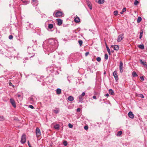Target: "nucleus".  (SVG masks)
Returning <instances> with one entry per match:
<instances>
[{
    "instance_id": "nucleus-1",
    "label": "nucleus",
    "mask_w": 147,
    "mask_h": 147,
    "mask_svg": "<svg viewBox=\"0 0 147 147\" xmlns=\"http://www.w3.org/2000/svg\"><path fill=\"white\" fill-rule=\"evenodd\" d=\"M42 46L44 51L46 53L54 51L58 46L57 41L50 38L44 41Z\"/></svg>"
},
{
    "instance_id": "nucleus-2",
    "label": "nucleus",
    "mask_w": 147,
    "mask_h": 147,
    "mask_svg": "<svg viewBox=\"0 0 147 147\" xmlns=\"http://www.w3.org/2000/svg\"><path fill=\"white\" fill-rule=\"evenodd\" d=\"M46 70L48 73H53L54 75H57L59 74L58 67L55 66L49 67L46 68Z\"/></svg>"
},
{
    "instance_id": "nucleus-3",
    "label": "nucleus",
    "mask_w": 147,
    "mask_h": 147,
    "mask_svg": "<svg viewBox=\"0 0 147 147\" xmlns=\"http://www.w3.org/2000/svg\"><path fill=\"white\" fill-rule=\"evenodd\" d=\"M36 51V49H35L33 46L32 47H28L27 48V52L29 54L33 55V56L35 54Z\"/></svg>"
},
{
    "instance_id": "nucleus-4",
    "label": "nucleus",
    "mask_w": 147,
    "mask_h": 147,
    "mask_svg": "<svg viewBox=\"0 0 147 147\" xmlns=\"http://www.w3.org/2000/svg\"><path fill=\"white\" fill-rule=\"evenodd\" d=\"M48 22V30H51L54 27V25L55 24L53 21L51 20H49L47 22Z\"/></svg>"
},
{
    "instance_id": "nucleus-5",
    "label": "nucleus",
    "mask_w": 147,
    "mask_h": 147,
    "mask_svg": "<svg viewBox=\"0 0 147 147\" xmlns=\"http://www.w3.org/2000/svg\"><path fill=\"white\" fill-rule=\"evenodd\" d=\"M26 135L25 134H23L21 137V142L22 144H24L26 142Z\"/></svg>"
},
{
    "instance_id": "nucleus-6",
    "label": "nucleus",
    "mask_w": 147,
    "mask_h": 147,
    "mask_svg": "<svg viewBox=\"0 0 147 147\" xmlns=\"http://www.w3.org/2000/svg\"><path fill=\"white\" fill-rule=\"evenodd\" d=\"M35 132L36 136L37 138H38L41 135L40 130L38 127H37L36 128Z\"/></svg>"
},
{
    "instance_id": "nucleus-7",
    "label": "nucleus",
    "mask_w": 147,
    "mask_h": 147,
    "mask_svg": "<svg viewBox=\"0 0 147 147\" xmlns=\"http://www.w3.org/2000/svg\"><path fill=\"white\" fill-rule=\"evenodd\" d=\"M124 38L123 34H122L119 35L118 37L117 41V42H119L122 40Z\"/></svg>"
},
{
    "instance_id": "nucleus-8",
    "label": "nucleus",
    "mask_w": 147,
    "mask_h": 147,
    "mask_svg": "<svg viewBox=\"0 0 147 147\" xmlns=\"http://www.w3.org/2000/svg\"><path fill=\"white\" fill-rule=\"evenodd\" d=\"M119 70L121 73H122L123 72V63L121 61L120 62Z\"/></svg>"
},
{
    "instance_id": "nucleus-9",
    "label": "nucleus",
    "mask_w": 147,
    "mask_h": 147,
    "mask_svg": "<svg viewBox=\"0 0 147 147\" xmlns=\"http://www.w3.org/2000/svg\"><path fill=\"white\" fill-rule=\"evenodd\" d=\"M31 3L34 6H37L38 4V1L37 0H32Z\"/></svg>"
},
{
    "instance_id": "nucleus-10",
    "label": "nucleus",
    "mask_w": 147,
    "mask_h": 147,
    "mask_svg": "<svg viewBox=\"0 0 147 147\" xmlns=\"http://www.w3.org/2000/svg\"><path fill=\"white\" fill-rule=\"evenodd\" d=\"M10 102L12 106L14 108H15L16 107V105L14 100L13 98H11L10 99Z\"/></svg>"
},
{
    "instance_id": "nucleus-11",
    "label": "nucleus",
    "mask_w": 147,
    "mask_h": 147,
    "mask_svg": "<svg viewBox=\"0 0 147 147\" xmlns=\"http://www.w3.org/2000/svg\"><path fill=\"white\" fill-rule=\"evenodd\" d=\"M88 6L90 10L92 9V6L91 2L89 0H86Z\"/></svg>"
},
{
    "instance_id": "nucleus-12",
    "label": "nucleus",
    "mask_w": 147,
    "mask_h": 147,
    "mask_svg": "<svg viewBox=\"0 0 147 147\" xmlns=\"http://www.w3.org/2000/svg\"><path fill=\"white\" fill-rule=\"evenodd\" d=\"M62 15V13L61 11H58L55 14L56 17H58L61 16Z\"/></svg>"
},
{
    "instance_id": "nucleus-13",
    "label": "nucleus",
    "mask_w": 147,
    "mask_h": 147,
    "mask_svg": "<svg viewBox=\"0 0 147 147\" xmlns=\"http://www.w3.org/2000/svg\"><path fill=\"white\" fill-rule=\"evenodd\" d=\"M113 76L114 77V78L116 80H118V76L117 75V71L115 70L113 73Z\"/></svg>"
},
{
    "instance_id": "nucleus-14",
    "label": "nucleus",
    "mask_w": 147,
    "mask_h": 147,
    "mask_svg": "<svg viewBox=\"0 0 147 147\" xmlns=\"http://www.w3.org/2000/svg\"><path fill=\"white\" fill-rule=\"evenodd\" d=\"M129 117L131 119H133L134 117V115L131 111H129L128 113Z\"/></svg>"
},
{
    "instance_id": "nucleus-15",
    "label": "nucleus",
    "mask_w": 147,
    "mask_h": 147,
    "mask_svg": "<svg viewBox=\"0 0 147 147\" xmlns=\"http://www.w3.org/2000/svg\"><path fill=\"white\" fill-rule=\"evenodd\" d=\"M78 99L79 102H82V101L84 100L83 97L80 95L78 97Z\"/></svg>"
},
{
    "instance_id": "nucleus-16",
    "label": "nucleus",
    "mask_w": 147,
    "mask_h": 147,
    "mask_svg": "<svg viewBox=\"0 0 147 147\" xmlns=\"http://www.w3.org/2000/svg\"><path fill=\"white\" fill-rule=\"evenodd\" d=\"M57 24L59 26L61 25L62 23V20H61L60 19H57Z\"/></svg>"
},
{
    "instance_id": "nucleus-17",
    "label": "nucleus",
    "mask_w": 147,
    "mask_h": 147,
    "mask_svg": "<svg viewBox=\"0 0 147 147\" xmlns=\"http://www.w3.org/2000/svg\"><path fill=\"white\" fill-rule=\"evenodd\" d=\"M67 99L69 100L72 101L74 100V98L73 96H69L68 97Z\"/></svg>"
},
{
    "instance_id": "nucleus-18",
    "label": "nucleus",
    "mask_w": 147,
    "mask_h": 147,
    "mask_svg": "<svg viewBox=\"0 0 147 147\" xmlns=\"http://www.w3.org/2000/svg\"><path fill=\"white\" fill-rule=\"evenodd\" d=\"M80 19L78 17H76L74 19V21L76 23H78L80 22Z\"/></svg>"
},
{
    "instance_id": "nucleus-19",
    "label": "nucleus",
    "mask_w": 147,
    "mask_h": 147,
    "mask_svg": "<svg viewBox=\"0 0 147 147\" xmlns=\"http://www.w3.org/2000/svg\"><path fill=\"white\" fill-rule=\"evenodd\" d=\"M96 1L99 4H102L104 3V0H96Z\"/></svg>"
},
{
    "instance_id": "nucleus-20",
    "label": "nucleus",
    "mask_w": 147,
    "mask_h": 147,
    "mask_svg": "<svg viewBox=\"0 0 147 147\" xmlns=\"http://www.w3.org/2000/svg\"><path fill=\"white\" fill-rule=\"evenodd\" d=\"M140 63L141 64H142L144 65H145L146 66V67H147V65L146 63V62H145V61L144 62V61H142V60L141 59H140Z\"/></svg>"
},
{
    "instance_id": "nucleus-21",
    "label": "nucleus",
    "mask_w": 147,
    "mask_h": 147,
    "mask_svg": "<svg viewBox=\"0 0 147 147\" xmlns=\"http://www.w3.org/2000/svg\"><path fill=\"white\" fill-rule=\"evenodd\" d=\"M119 48V46L118 45H115L114 46L113 49L114 50L116 51H118Z\"/></svg>"
},
{
    "instance_id": "nucleus-22",
    "label": "nucleus",
    "mask_w": 147,
    "mask_h": 147,
    "mask_svg": "<svg viewBox=\"0 0 147 147\" xmlns=\"http://www.w3.org/2000/svg\"><path fill=\"white\" fill-rule=\"evenodd\" d=\"M109 94L111 95H114V93L113 90L111 89H110L109 90Z\"/></svg>"
},
{
    "instance_id": "nucleus-23",
    "label": "nucleus",
    "mask_w": 147,
    "mask_h": 147,
    "mask_svg": "<svg viewBox=\"0 0 147 147\" xmlns=\"http://www.w3.org/2000/svg\"><path fill=\"white\" fill-rule=\"evenodd\" d=\"M54 128L56 129H59V125L58 124H56L54 125Z\"/></svg>"
},
{
    "instance_id": "nucleus-24",
    "label": "nucleus",
    "mask_w": 147,
    "mask_h": 147,
    "mask_svg": "<svg viewBox=\"0 0 147 147\" xmlns=\"http://www.w3.org/2000/svg\"><path fill=\"white\" fill-rule=\"evenodd\" d=\"M56 92L58 94H60L61 93V90L60 88H57L56 90Z\"/></svg>"
},
{
    "instance_id": "nucleus-25",
    "label": "nucleus",
    "mask_w": 147,
    "mask_h": 147,
    "mask_svg": "<svg viewBox=\"0 0 147 147\" xmlns=\"http://www.w3.org/2000/svg\"><path fill=\"white\" fill-rule=\"evenodd\" d=\"M143 34V30L142 29L141 30H140V35L139 36V38L140 39L142 37V36Z\"/></svg>"
},
{
    "instance_id": "nucleus-26",
    "label": "nucleus",
    "mask_w": 147,
    "mask_h": 147,
    "mask_svg": "<svg viewBox=\"0 0 147 147\" xmlns=\"http://www.w3.org/2000/svg\"><path fill=\"white\" fill-rule=\"evenodd\" d=\"M132 76L133 77H137L138 76V75L137 74L136 72L135 71L133 72L132 73Z\"/></svg>"
},
{
    "instance_id": "nucleus-27",
    "label": "nucleus",
    "mask_w": 147,
    "mask_h": 147,
    "mask_svg": "<svg viewBox=\"0 0 147 147\" xmlns=\"http://www.w3.org/2000/svg\"><path fill=\"white\" fill-rule=\"evenodd\" d=\"M138 47L139 48L142 49H143L144 48V46L143 44L139 45L138 46Z\"/></svg>"
},
{
    "instance_id": "nucleus-28",
    "label": "nucleus",
    "mask_w": 147,
    "mask_h": 147,
    "mask_svg": "<svg viewBox=\"0 0 147 147\" xmlns=\"http://www.w3.org/2000/svg\"><path fill=\"white\" fill-rule=\"evenodd\" d=\"M59 109H56L55 110H54V112L56 113L57 114L59 113Z\"/></svg>"
},
{
    "instance_id": "nucleus-29",
    "label": "nucleus",
    "mask_w": 147,
    "mask_h": 147,
    "mask_svg": "<svg viewBox=\"0 0 147 147\" xmlns=\"http://www.w3.org/2000/svg\"><path fill=\"white\" fill-rule=\"evenodd\" d=\"M142 20V18L141 17H139L137 19V22L138 23H140Z\"/></svg>"
},
{
    "instance_id": "nucleus-30",
    "label": "nucleus",
    "mask_w": 147,
    "mask_h": 147,
    "mask_svg": "<svg viewBox=\"0 0 147 147\" xmlns=\"http://www.w3.org/2000/svg\"><path fill=\"white\" fill-rule=\"evenodd\" d=\"M122 132L121 131H118L117 133V136H120L122 134Z\"/></svg>"
},
{
    "instance_id": "nucleus-31",
    "label": "nucleus",
    "mask_w": 147,
    "mask_h": 147,
    "mask_svg": "<svg viewBox=\"0 0 147 147\" xmlns=\"http://www.w3.org/2000/svg\"><path fill=\"white\" fill-rule=\"evenodd\" d=\"M5 120L4 117L3 116H0V121H3Z\"/></svg>"
},
{
    "instance_id": "nucleus-32",
    "label": "nucleus",
    "mask_w": 147,
    "mask_h": 147,
    "mask_svg": "<svg viewBox=\"0 0 147 147\" xmlns=\"http://www.w3.org/2000/svg\"><path fill=\"white\" fill-rule=\"evenodd\" d=\"M78 42V43H79V45H80V46H81L82 45V43H83V42H82V40H79Z\"/></svg>"
},
{
    "instance_id": "nucleus-33",
    "label": "nucleus",
    "mask_w": 147,
    "mask_h": 147,
    "mask_svg": "<svg viewBox=\"0 0 147 147\" xmlns=\"http://www.w3.org/2000/svg\"><path fill=\"white\" fill-rule=\"evenodd\" d=\"M108 56L107 54H105V60H107L108 59Z\"/></svg>"
},
{
    "instance_id": "nucleus-34",
    "label": "nucleus",
    "mask_w": 147,
    "mask_h": 147,
    "mask_svg": "<svg viewBox=\"0 0 147 147\" xmlns=\"http://www.w3.org/2000/svg\"><path fill=\"white\" fill-rule=\"evenodd\" d=\"M107 50L109 54V55H111V51H110V49L109 48V47H107Z\"/></svg>"
},
{
    "instance_id": "nucleus-35",
    "label": "nucleus",
    "mask_w": 147,
    "mask_h": 147,
    "mask_svg": "<svg viewBox=\"0 0 147 147\" xmlns=\"http://www.w3.org/2000/svg\"><path fill=\"white\" fill-rule=\"evenodd\" d=\"M139 3V1L136 0H135L134 2V5H137Z\"/></svg>"
},
{
    "instance_id": "nucleus-36",
    "label": "nucleus",
    "mask_w": 147,
    "mask_h": 147,
    "mask_svg": "<svg viewBox=\"0 0 147 147\" xmlns=\"http://www.w3.org/2000/svg\"><path fill=\"white\" fill-rule=\"evenodd\" d=\"M63 145L65 146H66L67 145V141H65L63 142Z\"/></svg>"
},
{
    "instance_id": "nucleus-37",
    "label": "nucleus",
    "mask_w": 147,
    "mask_h": 147,
    "mask_svg": "<svg viewBox=\"0 0 147 147\" xmlns=\"http://www.w3.org/2000/svg\"><path fill=\"white\" fill-rule=\"evenodd\" d=\"M118 11L117 10L115 11H114L113 14L115 16H116L117 15Z\"/></svg>"
},
{
    "instance_id": "nucleus-38",
    "label": "nucleus",
    "mask_w": 147,
    "mask_h": 147,
    "mask_svg": "<svg viewBox=\"0 0 147 147\" xmlns=\"http://www.w3.org/2000/svg\"><path fill=\"white\" fill-rule=\"evenodd\" d=\"M101 58L100 57H97V58H96V60L98 62H100L101 61Z\"/></svg>"
},
{
    "instance_id": "nucleus-39",
    "label": "nucleus",
    "mask_w": 147,
    "mask_h": 147,
    "mask_svg": "<svg viewBox=\"0 0 147 147\" xmlns=\"http://www.w3.org/2000/svg\"><path fill=\"white\" fill-rule=\"evenodd\" d=\"M31 109H34V107H33V106L32 105H29L28 106Z\"/></svg>"
},
{
    "instance_id": "nucleus-40",
    "label": "nucleus",
    "mask_w": 147,
    "mask_h": 147,
    "mask_svg": "<svg viewBox=\"0 0 147 147\" xmlns=\"http://www.w3.org/2000/svg\"><path fill=\"white\" fill-rule=\"evenodd\" d=\"M13 38V36L11 35H9V38L10 39H11Z\"/></svg>"
},
{
    "instance_id": "nucleus-41",
    "label": "nucleus",
    "mask_w": 147,
    "mask_h": 147,
    "mask_svg": "<svg viewBox=\"0 0 147 147\" xmlns=\"http://www.w3.org/2000/svg\"><path fill=\"white\" fill-rule=\"evenodd\" d=\"M68 126L69 127H70V128H72L73 127V125L70 123H69V124Z\"/></svg>"
},
{
    "instance_id": "nucleus-42",
    "label": "nucleus",
    "mask_w": 147,
    "mask_h": 147,
    "mask_svg": "<svg viewBox=\"0 0 147 147\" xmlns=\"http://www.w3.org/2000/svg\"><path fill=\"white\" fill-rule=\"evenodd\" d=\"M85 95V92H83L82 93V94L80 95L81 96H82L84 97Z\"/></svg>"
},
{
    "instance_id": "nucleus-43",
    "label": "nucleus",
    "mask_w": 147,
    "mask_h": 147,
    "mask_svg": "<svg viewBox=\"0 0 147 147\" xmlns=\"http://www.w3.org/2000/svg\"><path fill=\"white\" fill-rule=\"evenodd\" d=\"M89 54V53L88 52H86L85 54V55L86 57Z\"/></svg>"
},
{
    "instance_id": "nucleus-44",
    "label": "nucleus",
    "mask_w": 147,
    "mask_h": 147,
    "mask_svg": "<svg viewBox=\"0 0 147 147\" xmlns=\"http://www.w3.org/2000/svg\"><path fill=\"white\" fill-rule=\"evenodd\" d=\"M84 129L85 130H87L88 129V126H85L84 127Z\"/></svg>"
},
{
    "instance_id": "nucleus-45",
    "label": "nucleus",
    "mask_w": 147,
    "mask_h": 147,
    "mask_svg": "<svg viewBox=\"0 0 147 147\" xmlns=\"http://www.w3.org/2000/svg\"><path fill=\"white\" fill-rule=\"evenodd\" d=\"M81 110V109L80 108H78L77 109V112H80Z\"/></svg>"
},
{
    "instance_id": "nucleus-46",
    "label": "nucleus",
    "mask_w": 147,
    "mask_h": 147,
    "mask_svg": "<svg viewBox=\"0 0 147 147\" xmlns=\"http://www.w3.org/2000/svg\"><path fill=\"white\" fill-rule=\"evenodd\" d=\"M126 8H125V7H124V8H123V10H122V11H123V12H125V11H126Z\"/></svg>"
},
{
    "instance_id": "nucleus-47",
    "label": "nucleus",
    "mask_w": 147,
    "mask_h": 147,
    "mask_svg": "<svg viewBox=\"0 0 147 147\" xmlns=\"http://www.w3.org/2000/svg\"><path fill=\"white\" fill-rule=\"evenodd\" d=\"M140 96L141 97H142V98H144V95L142 94H140Z\"/></svg>"
},
{
    "instance_id": "nucleus-48",
    "label": "nucleus",
    "mask_w": 147,
    "mask_h": 147,
    "mask_svg": "<svg viewBox=\"0 0 147 147\" xmlns=\"http://www.w3.org/2000/svg\"><path fill=\"white\" fill-rule=\"evenodd\" d=\"M17 97H18L19 98L21 96V95L18 94H17Z\"/></svg>"
},
{
    "instance_id": "nucleus-49",
    "label": "nucleus",
    "mask_w": 147,
    "mask_h": 147,
    "mask_svg": "<svg viewBox=\"0 0 147 147\" xmlns=\"http://www.w3.org/2000/svg\"><path fill=\"white\" fill-rule=\"evenodd\" d=\"M92 98L96 100L97 99L96 97V96H93Z\"/></svg>"
},
{
    "instance_id": "nucleus-50",
    "label": "nucleus",
    "mask_w": 147,
    "mask_h": 147,
    "mask_svg": "<svg viewBox=\"0 0 147 147\" xmlns=\"http://www.w3.org/2000/svg\"><path fill=\"white\" fill-rule=\"evenodd\" d=\"M9 86H12L13 87H14V86L12 85V84L10 82L9 83Z\"/></svg>"
},
{
    "instance_id": "nucleus-51",
    "label": "nucleus",
    "mask_w": 147,
    "mask_h": 147,
    "mask_svg": "<svg viewBox=\"0 0 147 147\" xmlns=\"http://www.w3.org/2000/svg\"><path fill=\"white\" fill-rule=\"evenodd\" d=\"M105 96L108 97L109 96V94L108 93H107V94H105Z\"/></svg>"
},
{
    "instance_id": "nucleus-52",
    "label": "nucleus",
    "mask_w": 147,
    "mask_h": 147,
    "mask_svg": "<svg viewBox=\"0 0 147 147\" xmlns=\"http://www.w3.org/2000/svg\"><path fill=\"white\" fill-rule=\"evenodd\" d=\"M28 144L29 146H31L28 141Z\"/></svg>"
},
{
    "instance_id": "nucleus-53",
    "label": "nucleus",
    "mask_w": 147,
    "mask_h": 147,
    "mask_svg": "<svg viewBox=\"0 0 147 147\" xmlns=\"http://www.w3.org/2000/svg\"><path fill=\"white\" fill-rule=\"evenodd\" d=\"M140 78L142 80H144V78H143V77H140Z\"/></svg>"
},
{
    "instance_id": "nucleus-54",
    "label": "nucleus",
    "mask_w": 147,
    "mask_h": 147,
    "mask_svg": "<svg viewBox=\"0 0 147 147\" xmlns=\"http://www.w3.org/2000/svg\"><path fill=\"white\" fill-rule=\"evenodd\" d=\"M123 13H124V12L123 11H122L120 12V13L121 14H122Z\"/></svg>"
},
{
    "instance_id": "nucleus-55",
    "label": "nucleus",
    "mask_w": 147,
    "mask_h": 147,
    "mask_svg": "<svg viewBox=\"0 0 147 147\" xmlns=\"http://www.w3.org/2000/svg\"><path fill=\"white\" fill-rule=\"evenodd\" d=\"M106 48H107V47H108V46L107 44H106Z\"/></svg>"
},
{
    "instance_id": "nucleus-56",
    "label": "nucleus",
    "mask_w": 147,
    "mask_h": 147,
    "mask_svg": "<svg viewBox=\"0 0 147 147\" xmlns=\"http://www.w3.org/2000/svg\"><path fill=\"white\" fill-rule=\"evenodd\" d=\"M114 47V46H113V45H111V48H113V47Z\"/></svg>"
},
{
    "instance_id": "nucleus-57",
    "label": "nucleus",
    "mask_w": 147,
    "mask_h": 147,
    "mask_svg": "<svg viewBox=\"0 0 147 147\" xmlns=\"http://www.w3.org/2000/svg\"><path fill=\"white\" fill-rule=\"evenodd\" d=\"M32 41H33V42L34 41V40H32ZM34 41H35V42H36V40H35Z\"/></svg>"
},
{
    "instance_id": "nucleus-58",
    "label": "nucleus",
    "mask_w": 147,
    "mask_h": 147,
    "mask_svg": "<svg viewBox=\"0 0 147 147\" xmlns=\"http://www.w3.org/2000/svg\"><path fill=\"white\" fill-rule=\"evenodd\" d=\"M31 99L32 100H33V98H31Z\"/></svg>"
},
{
    "instance_id": "nucleus-59",
    "label": "nucleus",
    "mask_w": 147,
    "mask_h": 147,
    "mask_svg": "<svg viewBox=\"0 0 147 147\" xmlns=\"http://www.w3.org/2000/svg\"><path fill=\"white\" fill-rule=\"evenodd\" d=\"M29 147H32L31 146H29Z\"/></svg>"
},
{
    "instance_id": "nucleus-60",
    "label": "nucleus",
    "mask_w": 147,
    "mask_h": 147,
    "mask_svg": "<svg viewBox=\"0 0 147 147\" xmlns=\"http://www.w3.org/2000/svg\"><path fill=\"white\" fill-rule=\"evenodd\" d=\"M22 147V146H19V147Z\"/></svg>"
},
{
    "instance_id": "nucleus-61",
    "label": "nucleus",
    "mask_w": 147,
    "mask_h": 147,
    "mask_svg": "<svg viewBox=\"0 0 147 147\" xmlns=\"http://www.w3.org/2000/svg\"><path fill=\"white\" fill-rule=\"evenodd\" d=\"M2 78L4 79V78Z\"/></svg>"
},
{
    "instance_id": "nucleus-62",
    "label": "nucleus",
    "mask_w": 147,
    "mask_h": 147,
    "mask_svg": "<svg viewBox=\"0 0 147 147\" xmlns=\"http://www.w3.org/2000/svg\"><path fill=\"white\" fill-rule=\"evenodd\" d=\"M104 74H105V72L104 73Z\"/></svg>"
}]
</instances>
